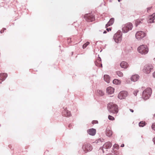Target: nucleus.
I'll use <instances>...</instances> for the list:
<instances>
[{"label":"nucleus","mask_w":155,"mask_h":155,"mask_svg":"<svg viewBox=\"0 0 155 155\" xmlns=\"http://www.w3.org/2000/svg\"><path fill=\"white\" fill-rule=\"evenodd\" d=\"M103 139H99L98 140L95 141L94 142V143H95V144H98V145L102 144L101 143L102 142H103Z\"/></svg>","instance_id":"22"},{"label":"nucleus","mask_w":155,"mask_h":155,"mask_svg":"<svg viewBox=\"0 0 155 155\" xmlns=\"http://www.w3.org/2000/svg\"><path fill=\"white\" fill-rule=\"evenodd\" d=\"M153 77L155 78V71L153 73Z\"/></svg>","instance_id":"34"},{"label":"nucleus","mask_w":155,"mask_h":155,"mask_svg":"<svg viewBox=\"0 0 155 155\" xmlns=\"http://www.w3.org/2000/svg\"><path fill=\"white\" fill-rule=\"evenodd\" d=\"M133 27L132 24L130 22L125 24L122 28V31L124 33H126L129 30H131Z\"/></svg>","instance_id":"5"},{"label":"nucleus","mask_w":155,"mask_h":155,"mask_svg":"<svg viewBox=\"0 0 155 155\" xmlns=\"http://www.w3.org/2000/svg\"><path fill=\"white\" fill-rule=\"evenodd\" d=\"M4 32V30H2L1 31V33H3Z\"/></svg>","instance_id":"40"},{"label":"nucleus","mask_w":155,"mask_h":155,"mask_svg":"<svg viewBox=\"0 0 155 155\" xmlns=\"http://www.w3.org/2000/svg\"><path fill=\"white\" fill-rule=\"evenodd\" d=\"M121 145H123V146H124V144H123Z\"/></svg>","instance_id":"44"},{"label":"nucleus","mask_w":155,"mask_h":155,"mask_svg":"<svg viewBox=\"0 0 155 155\" xmlns=\"http://www.w3.org/2000/svg\"><path fill=\"white\" fill-rule=\"evenodd\" d=\"M84 18L85 20L87 22H92L94 21V16L91 13L86 14L84 15Z\"/></svg>","instance_id":"4"},{"label":"nucleus","mask_w":155,"mask_h":155,"mask_svg":"<svg viewBox=\"0 0 155 155\" xmlns=\"http://www.w3.org/2000/svg\"><path fill=\"white\" fill-rule=\"evenodd\" d=\"M149 19L148 21L150 23L155 22V13L150 16Z\"/></svg>","instance_id":"13"},{"label":"nucleus","mask_w":155,"mask_h":155,"mask_svg":"<svg viewBox=\"0 0 155 155\" xmlns=\"http://www.w3.org/2000/svg\"><path fill=\"white\" fill-rule=\"evenodd\" d=\"M114 145L116 146V145H116V144H115Z\"/></svg>","instance_id":"45"},{"label":"nucleus","mask_w":155,"mask_h":155,"mask_svg":"<svg viewBox=\"0 0 155 155\" xmlns=\"http://www.w3.org/2000/svg\"><path fill=\"white\" fill-rule=\"evenodd\" d=\"M104 80L107 83H109L110 81V78L109 75H104Z\"/></svg>","instance_id":"21"},{"label":"nucleus","mask_w":155,"mask_h":155,"mask_svg":"<svg viewBox=\"0 0 155 155\" xmlns=\"http://www.w3.org/2000/svg\"><path fill=\"white\" fill-rule=\"evenodd\" d=\"M114 88L112 87H108L107 89V92L108 94H112L114 92Z\"/></svg>","instance_id":"14"},{"label":"nucleus","mask_w":155,"mask_h":155,"mask_svg":"<svg viewBox=\"0 0 155 155\" xmlns=\"http://www.w3.org/2000/svg\"><path fill=\"white\" fill-rule=\"evenodd\" d=\"M104 146V147H105L106 148V147H107V146Z\"/></svg>","instance_id":"43"},{"label":"nucleus","mask_w":155,"mask_h":155,"mask_svg":"<svg viewBox=\"0 0 155 155\" xmlns=\"http://www.w3.org/2000/svg\"><path fill=\"white\" fill-rule=\"evenodd\" d=\"M138 51L142 54H145L148 53L149 48L147 45H142L139 46L137 48Z\"/></svg>","instance_id":"2"},{"label":"nucleus","mask_w":155,"mask_h":155,"mask_svg":"<svg viewBox=\"0 0 155 155\" xmlns=\"http://www.w3.org/2000/svg\"><path fill=\"white\" fill-rule=\"evenodd\" d=\"M130 110L131 112L133 113L134 112V110L132 109H130Z\"/></svg>","instance_id":"37"},{"label":"nucleus","mask_w":155,"mask_h":155,"mask_svg":"<svg viewBox=\"0 0 155 155\" xmlns=\"http://www.w3.org/2000/svg\"><path fill=\"white\" fill-rule=\"evenodd\" d=\"M108 118L109 120H115L114 118L112 116L109 115L108 116Z\"/></svg>","instance_id":"29"},{"label":"nucleus","mask_w":155,"mask_h":155,"mask_svg":"<svg viewBox=\"0 0 155 155\" xmlns=\"http://www.w3.org/2000/svg\"><path fill=\"white\" fill-rule=\"evenodd\" d=\"M107 33V32L106 31H104L103 32V33L104 34H105V33Z\"/></svg>","instance_id":"41"},{"label":"nucleus","mask_w":155,"mask_h":155,"mask_svg":"<svg viewBox=\"0 0 155 155\" xmlns=\"http://www.w3.org/2000/svg\"><path fill=\"white\" fill-rule=\"evenodd\" d=\"M122 35V33L120 32H117L114 35V38L116 43H118L121 41Z\"/></svg>","instance_id":"6"},{"label":"nucleus","mask_w":155,"mask_h":155,"mask_svg":"<svg viewBox=\"0 0 155 155\" xmlns=\"http://www.w3.org/2000/svg\"><path fill=\"white\" fill-rule=\"evenodd\" d=\"M120 67L122 68H126L128 67V64L125 61H122L120 64Z\"/></svg>","instance_id":"18"},{"label":"nucleus","mask_w":155,"mask_h":155,"mask_svg":"<svg viewBox=\"0 0 155 155\" xmlns=\"http://www.w3.org/2000/svg\"><path fill=\"white\" fill-rule=\"evenodd\" d=\"M107 143V144H108V145H110L111 144V143H110V142H108Z\"/></svg>","instance_id":"39"},{"label":"nucleus","mask_w":155,"mask_h":155,"mask_svg":"<svg viewBox=\"0 0 155 155\" xmlns=\"http://www.w3.org/2000/svg\"><path fill=\"white\" fill-rule=\"evenodd\" d=\"M127 95V91H120L118 94V97L120 100L125 99Z\"/></svg>","instance_id":"8"},{"label":"nucleus","mask_w":155,"mask_h":155,"mask_svg":"<svg viewBox=\"0 0 155 155\" xmlns=\"http://www.w3.org/2000/svg\"><path fill=\"white\" fill-rule=\"evenodd\" d=\"M121 0H118V1L119 2H120V1H121Z\"/></svg>","instance_id":"42"},{"label":"nucleus","mask_w":155,"mask_h":155,"mask_svg":"<svg viewBox=\"0 0 155 155\" xmlns=\"http://www.w3.org/2000/svg\"><path fill=\"white\" fill-rule=\"evenodd\" d=\"M68 41L69 42H71V38H68Z\"/></svg>","instance_id":"36"},{"label":"nucleus","mask_w":155,"mask_h":155,"mask_svg":"<svg viewBox=\"0 0 155 155\" xmlns=\"http://www.w3.org/2000/svg\"><path fill=\"white\" fill-rule=\"evenodd\" d=\"M145 35L146 34L144 32L142 31L137 32L135 35L136 38L139 40H140L144 38Z\"/></svg>","instance_id":"7"},{"label":"nucleus","mask_w":155,"mask_h":155,"mask_svg":"<svg viewBox=\"0 0 155 155\" xmlns=\"http://www.w3.org/2000/svg\"><path fill=\"white\" fill-rule=\"evenodd\" d=\"M153 142L154 143V144H155V137L154 138L153 140Z\"/></svg>","instance_id":"38"},{"label":"nucleus","mask_w":155,"mask_h":155,"mask_svg":"<svg viewBox=\"0 0 155 155\" xmlns=\"http://www.w3.org/2000/svg\"><path fill=\"white\" fill-rule=\"evenodd\" d=\"M62 114L63 116L66 117H69L71 116L70 111H68L66 109H64L62 111Z\"/></svg>","instance_id":"10"},{"label":"nucleus","mask_w":155,"mask_h":155,"mask_svg":"<svg viewBox=\"0 0 155 155\" xmlns=\"http://www.w3.org/2000/svg\"><path fill=\"white\" fill-rule=\"evenodd\" d=\"M87 133L91 135L94 136L96 133V130L94 128L90 129L87 130Z\"/></svg>","instance_id":"12"},{"label":"nucleus","mask_w":155,"mask_h":155,"mask_svg":"<svg viewBox=\"0 0 155 155\" xmlns=\"http://www.w3.org/2000/svg\"><path fill=\"white\" fill-rule=\"evenodd\" d=\"M98 95L100 96H102L104 94V93L103 91L101 90L97 91Z\"/></svg>","instance_id":"27"},{"label":"nucleus","mask_w":155,"mask_h":155,"mask_svg":"<svg viewBox=\"0 0 155 155\" xmlns=\"http://www.w3.org/2000/svg\"><path fill=\"white\" fill-rule=\"evenodd\" d=\"M139 78V76L137 74H135L131 76L130 78L131 80L133 81H137Z\"/></svg>","instance_id":"16"},{"label":"nucleus","mask_w":155,"mask_h":155,"mask_svg":"<svg viewBox=\"0 0 155 155\" xmlns=\"http://www.w3.org/2000/svg\"><path fill=\"white\" fill-rule=\"evenodd\" d=\"M113 82L114 84L116 85H118L120 84L121 81L117 79H115L113 81Z\"/></svg>","instance_id":"24"},{"label":"nucleus","mask_w":155,"mask_h":155,"mask_svg":"<svg viewBox=\"0 0 155 155\" xmlns=\"http://www.w3.org/2000/svg\"><path fill=\"white\" fill-rule=\"evenodd\" d=\"M106 134L109 137H111L112 135V131L108 128H107L106 130Z\"/></svg>","instance_id":"20"},{"label":"nucleus","mask_w":155,"mask_h":155,"mask_svg":"<svg viewBox=\"0 0 155 155\" xmlns=\"http://www.w3.org/2000/svg\"><path fill=\"white\" fill-rule=\"evenodd\" d=\"M114 19L113 18H111L109 21L106 25V28L108 26L112 25L114 23Z\"/></svg>","instance_id":"19"},{"label":"nucleus","mask_w":155,"mask_h":155,"mask_svg":"<svg viewBox=\"0 0 155 155\" xmlns=\"http://www.w3.org/2000/svg\"><path fill=\"white\" fill-rule=\"evenodd\" d=\"M7 76V73H1L0 74V83H1L5 79Z\"/></svg>","instance_id":"11"},{"label":"nucleus","mask_w":155,"mask_h":155,"mask_svg":"<svg viewBox=\"0 0 155 155\" xmlns=\"http://www.w3.org/2000/svg\"><path fill=\"white\" fill-rule=\"evenodd\" d=\"M116 74L120 77H122L123 76V73L120 71H117L116 72Z\"/></svg>","instance_id":"26"},{"label":"nucleus","mask_w":155,"mask_h":155,"mask_svg":"<svg viewBox=\"0 0 155 155\" xmlns=\"http://www.w3.org/2000/svg\"><path fill=\"white\" fill-rule=\"evenodd\" d=\"M124 146H121V147H124Z\"/></svg>","instance_id":"46"},{"label":"nucleus","mask_w":155,"mask_h":155,"mask_svg":"<svg viewBox=\"0 0 155 155\" xmlns=\"http://www.w3.org/2000/svg\"><path fill=\"white\" fill-rule=\"evenodd\" d=\"M107 109L110 113L115 114L118 112V107L116 104L110 103L108 104Z\"/></svg>","instance_id":"1"},{"label":"nucleus","mask_w":155,"mask_h":155,"mask_svg":"<svg viewBox=\"0 0 155 155\" xmlns=\"http://www.w3.org/2000/svg\"><path fill=\"white\" fill-rule=\"evenodd\" d=\"M153 68V66L151 64L146 65L144 67V71L146 73H149Z\"/></svg>","instance_id":"9"},{"label":"nucleus","mask_w":155,"mask_h":155,"mask_svg":"<svg viewBox=\"0 0 155 155\" xmlns=\"http://www.w3.org/2000/svg\"><path fill=\"white\" fill-rule=\"evenodd\" d=\"M146 124L145 121H141L139 123V125L140 127H142L145 126Z\"/></svg>","instance_id":"25"},{"label":"nucleus","mask_w":155,"mask_h":155,"mask_svg":"<svg viewBox=\"0 0 155 155\" xmlns=\"http://www.w3.org/2000/svg\"><path fill=\"white\" fill-rule=\"evenodd\" d=\"M90 43L89 42H87L85 44H84L83 45V49L85 48Z\"/></svg>","instance_id":"28"},{"label":"nucleus","mask_w":155,"mask_h":155,"mask_svg":"<svg viewBox=\"0 0 155 155\" xmlns=\"http://www.w3.org/2000/svg\"><path fill=\"white\" fill-rule=\"evenodd\" d=\"M143 20V19H137L135 21V25H136V26H137L140 23H142Z\"/></svg>","instance_id":"23"},{"label":"nucleus","mask_w":155,"mask_h":155,"mask_svg":"<svg viewBox=\"0 0 155 155\" xmlns=\"http://www.w3.org/2000/svg\"><path fill=\"white\" fill-rule=\"evenodd\" d=\"M138 91H139L138 90H137L134 91L133 93L134 94L135 96H136L137 94V93L138 92Z\"/></svg>","instance_id":"30"},{"label":"nucleus","mask_w":155,"mask_h":155,"mask_svg":"<svg viewBox=\"0 0 155 155\" xmlns=\"http://www.w3.org/2000/svg\"><path fill=\"white\" fill-rule=\"evenodd\" d=\"M82 148L85 152L90 151L92 149V146H83Z\"/></svg>","instance_id":"17"},{"label":"nucleus","mask_w":155,"mask_h":155,"mask_svg":"<svg viewBox=\"0 0 155 155\" xmlns=\"http://www.w3.org/2000/svg\"><path fill=\"white\" fill-rule=\"evenodd\" d=\"M114 147V148H116V149H117L118 148V146H113Z\"/></svg>","instance_id":"35"},{"label":"nucleus","mask_w":155,"mask_h":155,"mask_svg":"<svg viewBox=\"0 0 155 155\" xmlns=\"http://www.w3.org/2000/svg\"><path fill=\"white\" fill-rule=\"evenodd\" d=\"M92 123L93 124H96L98 123V122L97 120H93L92 121Z\"/></svg>","instance_id":"32"},{"label":"nucleus","mask_w":155,"mask_h":155,"mask_svg":"<svg viewBox=\"0 0 155 155\" xmlns=\"http://www.w3.org/2000/svg\"><path fill=\"white\" fill-rule=\"evenodd\" d=\"M152 128L153 130H155V123L153 124L152 126Z\"/></svg>","instance_id":"31"},{"label":"nucleus","mask_w":155,"mask_h":155,"mask_svg":"<svg viewBox=\"0 0 155 155\" xmlns=\"http://www.w3.org/2000/svg\"><path fill=\"white\" fill-rule=\"evenodd\" d=\"M111 28H107V30L108 31H111Z\"/></svg>","instance_id":"33"},{"label":"nucleus","mask_w":155,"mask_h":155,"mask_svg":"<svg viewBox=\"0 0 155 155\" xmlns=\"http://www.w3.org/2000/svg\"><path fill=\"white\" fill-rule=\"evenodd\" d=\"M152 90L150 88H147L143 91L142 94V97L145 100L148 99L151 95Z\"/></svg>","instance_id":"3"},{"label":"nucleus","mask_w":155,"mask_h":155,"mask_svg":"<svg viewBox=\"0 0 155 155\" xmlns=\"http://www.w3.org/2000/svg\"><path fill=\"white\" fill-rule=\"evenodd\" d=\"M95 64L96 66L98 67H102L101 60L100 57H98L95 62Z\"/></svg>","instance_id":"15"}]
</instances>
